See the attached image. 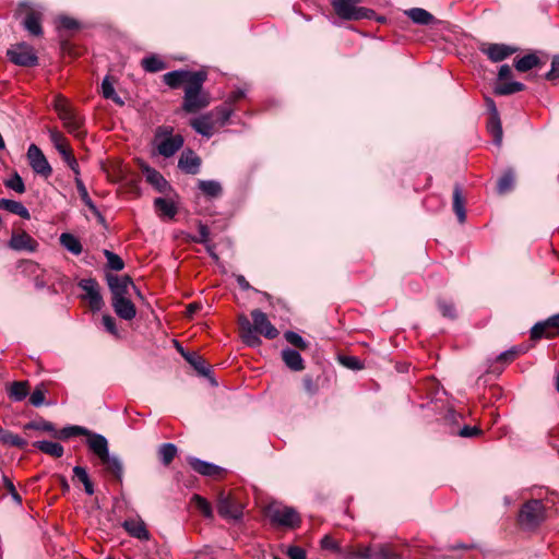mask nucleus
Returning <instances> with one entry per match:
<instances>
[{
  "instance_id": "obj_22",
  "label": "nucleus",
  "mask_w": 559,
  "mask_h": 559,
  "mask_svg": "<svg viewBox=\"0 0 559 559\" xmlns=\"http://www.w3.org/2000/svg\"><path fill=\"white\" fill-rule=\"evenodd\" d=\"M122 526L132 537L141 540L150 539V533L146 530L145 523L140 519H128L123 522Z\"/></svg>"
},
{
  "instance_id": "obj_9",
  "label": "nucleus",
  "mask_w": 559,
  "mask_h": 559,
  "mask_svg": "<svg viewBox=\"0 0 559 559\" xmlns=\"http://www.w3.org/2000/svg\"><path fill=\"white\" fill-rule=\"evenodd\" d=\"M49 138L52 142L55 148L62 156L63 160L67 165L72 169L74 175H80L79 163L75 159L72 150L69 146L68 140L66 136L58 130H49Z\"/></svg>"
},
{
  "instance_id": "obj_49",
  "label": "nucleus",
  "mask_w": 559,
  "mask_h": 559,
  "mask_svg": "<svg viewBox=\"0 0 559 559\" xmlns=\"http://www.w3.org/2000/svg\"><path fill=\"white\" fill-rule=\"evenodd\" d=\"M191 500L194 503L195 508L203 514L204 518H213V509L205 498L201 497L200 495H193Z\"/></svg>"
},
{
  "instance_id": "obj_55",
  "label": "nucleus",
  "mask_w": 559,
  "mask_h": 559,
  "mask_svg": "<svg viewBox=\"0 0 559 559\" xmlns=\"http://www.w3.org/2000/svg\"><path fill=\"white\" fill-rule=\"evenodd\" d=\"M524 353V349L520 346H514L506 352H502L498 357L497 361L502 364H509L513 361L520 354Z\"/></svg>"
},
{
  "instance_id": "obj_35",
  "label": "nucleus",
  "mask_w": 559,
  "mask_h": 559,
  "mask_svg": "<svg viewBox=\"0 0 559 559\" xmlns=\"http://www.w3.org/2000/svg\"><path fill=\"white\" fill-rule=\"evenodd\" d=\"M406 14L414 23L419 25H429L435 21L433 15L421 8H413Z\"/></svg>"
},
{
  "instance_id": "obj_17",
  "label": "nucleus",
  "mask_w": 559,
  "mask_h": 559,
  "mask_svg": "<svg viewBox=\"0 0 559 559\" xmlns=\"http://www.w3.org/2000/svg\"><path fill=\"white\" fill-rule=\"evenodd\" d=\"M107 283L112 295L111 298L127 297L128 288L130 285H132L135 288V286L132 283V280L129 276H118L114 274H108Z\"/></svg>"
},
{
  "instance_id": "obj_13",
  "label": "nucleus",
  "mask_w": 559,
  "mask_h": 559,
  "mask_svg": "<svg viewBox=\"0 0 559 559\" xmlns=\"http://www.w3.org/2000/svg\"><path fill=\"white\" fill-rule=\"evenodd\" d=\"M479 50L492 62H500L516 52L518 48L506 44H483Z\"/></svg>"
},
{
  "instance_id": "obj_18",
  "label": "nucleus",
  "mask_w": 559,
  "mask_h": 559,
  "mask_svg": "<svg viewBox=\"0 0 559 559\" xmlns=\"http://www.w3.org/2000/svg\"><path fill=\"white\" fill-rule=\"evenodd\" d=\"M11 249L16 251L34 252L38 247V242L27 233H13L9 241Z\"/></svg>"
},
{
  "instance_id": "obj_37",
  "label": "nucleus",
  "mask_w": 559,
  "mask_h": 559,
  "mask_svg": "<svg viewBox=\"0 0 559 559\" xmlns=\"http://www.w3.org/2000/svg\"><path fill=\"white\" fill-rule=\"evenodd\" d=\"M214 117V121L216 127H224L229 121L234 109L231 106L224 104L222 106L215 107L213 110H211Z\"/></svg>"
},
{
  "instance_id": "obj_60",
  "label": "nucleus",
  "mask_w": 559,
  "mask_h": 559,
  "mask_svg": "<svg viewBox=\"0 0 559 559\" xmlns=\"http://www.w3.org/2000/svg\"><path fill=\"white\" fill-rule=\"evenodd\" d=\"M80 26L79 22L74 20L73 17L67 16V15H60L58 17V27L64 28V29H78Z\"/></svg>"
},
{
  "instance_id": "obj_63",
  "label": "nucleus",
  "mask_w": 559,
  "mask_h": 559,
  "mask_svg": "<svg viewBox=\"0 0 559 559\" xmlns=\"http://www.w3.org/2000/svg\"><path fill=\"white\" fill-rule=\"evenodd\" d=\"M286 555L290 559H307L306 550L299 546H289L286 550Z\"/></svg>"
},
{
  "instance_id": "obj_34",
  "label": "nucleus",
  "mask_w": 559,
  "mask_h": 559,
  "mask_svg": "<svg viewBox=\"0 0 559 559\" xmlns=\"http://www.w3.org/2000/svg\"><path fill=\"white\" fill-rule=\"evenodd\" d=\"M34 447L40 450L41 452L51 455L53 457H61L64 453L63 447L58 442L52 441H36Z\"/></svg>"
},
{
  "instance_id": "obj_44",
  "label": "nucleus",
  "mask_w": 559,
  "mask_h": 559,
  "mask_svg": "<svg viewBox=\"0 0 559 559\" xmlns=\"http://www.w3.org/2000/svg\"><path fill=\"white\" fill-rule=\"evenodd\" d=\"M372 559H400V555L389 545L379 544L372 547Z\"/></svg>"
},
{
  "instance_id": "obj_12",
  "label": "nucleus",
  "mask_w": 559,
  "mask_h": 559,
  "mask_svg": "<svg viewBox=\"0 0 559 559\" xmlns=\"http://www.w3.org/2000/svg\"><path fill=\"white\" fill-rule=\"evenodd\" d=\"M79 287L85 292L84 298L87 299L92 311H99L104 307V300L99 292V285L95 278H83L79 282Z\"/></svg>"
},
{
  "instance_id": "obj_20",
  "label": "nucleus",
  "mask_w": 559,
  "mask_h": 559,
  "mask_svg": "<svg viewBox=\"0 0 559 559\" xmlns=\"http://www.w3.org/2000/svg\"><path fill=\"white\" fill-rule=\"evenodd\" d=\"M201 158L191 150L182 152L178 167L186 174L195 175L199 173Z\"/></svg>"
},
{
  "instance_id": "obj_40",
  "label": "nucleus",
  "mask_w": 559,
  "mask_h": 559,
  "mask_svg": "<svg viewBox=\"0 0 559 559\" xmlns=\"http://www.w3.org/2000/svg\"><path fill=\"white\" fill-rule=\"evenodd\" d=\"M487 129L488 132L492 135L493 143L497 146H500L502 143L503 132L499 115L490 116L489 121L487 123Z\"/></svg>"
},
{
  "instance_id": "obj_15",
  "label": "nucleus",
  "mask_w": 559,
  "mask_h": 559,
  "mask_svg": "<svg viewBox=\"0 0 559 559\" xmlns=\"http://www.w3.org/2000/svg\"><path fill=\"white\" fill-rule=\"evenodd\" d=\"M550 329L559 330V313L549 317L545 321L537 322L531 329V338L534 341L540 340L542 337H551L554 334Z\"/></svg>"
},
{
  "instance_id": "obj_46",
  "label": "nucleus",
  "mask_w": 559,
  "mask_h": 559,
  "mask_svg": "<svg viewBox=\"0 0 559 559\" xmlns=\"http://www.w3.org/2000/svg\"><path fill=\"white\" fill-rule=\"evenodd\" d=\"M102 94L104 98L111 99L116 104L122 106L123 100L117 95L112 83L109 81L108 76H106L102 82Z\"/></svg>"
},
{
  "instance_id": "obj_24",
  "label": "nucleus",
  "mask_w": 559,
  "mask_h": 559,
  "mask_svg": "<svg viewBox=\"0 0 559 559\" xmlns=\"http://www.w3.org/2000/svg\"><path fill=\"white\" fill-rule=\"evenodd\" d=\"M100 462L107 473L111 474L116 479L121 480L123 475V465L117 455H110L107 453L103 459H100Z\"/></svg>"
},
{
  "instance_id": "obj_36",
  "label": "nucleus",
  "mask_w": 559,
  "mask_h": 559,
  "mask_svg": "<svg viewBox=\"0 0 559 559\" xmlns=\"http://www.w3.org/2000/svg\"><path fill=\"white\" fill-rule=\"evenodd\" d=\"M60 243L72 254L79 255L83 251L80 240L72 234L63 233L60 236Z\"/></svg>"
},
{
  "instance_id": "obj_2",
  "label": "nucleus",
  "mask_w": 559,
  "mask_h": 559,
  "mask_svg": "<svg viewBox=\"0 0 559 559\" xmlns=\"http://www.w3.org/2000/svg\"><path fill=\"white\" fill-rule=\"evenodd\" d=\"M205 81L206 73L202 72L198 78H194L189 85L185 86L182 109L186 112L194 114L210 105V96L202 90Z\"/></svg>"
},
{
  "instance_id": "obj_4",
  "label": "nucleus",
  "mask_w": 559,
  "mask_h": 559,
  "mask_svg": "<svg viewBox=\"0 0 559 559\" xmlns=\"http://www.w3.org/2000/svg\"><path fill=\"white\" fill-rule=\"evenodd\" d=\"M183 136L174 134V128L170 126H159L155 130L154 145L159 155L164 157H171L183 145Z\"/></svg>"
},
{
  "instance_id": "obj_27",
  "label": "nucleus",
  "mask_w": 559,
  "mask_h": 559,
  "mask_svg": "<svg viewBox=\"0 0 559 559\" xmlns=\"http://www.w3.org/2000/svg\"><path fill=\"white\" fill-rule=\"evenodd\" d=\"M180 352L185 359L201 374L207 377L210 374V368L206 365L205 360L194 352H183L180 348Z\"/></svg>"
},
{
  "instance_id": "obj_62",
  "label": "nucleus",
  "mask_w": 559,
  "mask_h": 559,
  "mask_svg": "<svg viewBox=\"0 0 559 559\" xmlns=\"http://www.w3.org/2000/svg\"><path fill=\"white\" fill-rule=\"evenodd\" d=\"M341 361L344 366L352 370H360L362 368L361 361L355 356H344Z\"/></svg>"
},
{
  "instance_id": "obj_8",
  "label": "nucleus",
  "mask_w": 559,
  "mask_h": 559,
  "mask_svg": "<svg viewBox=\"0 0 559 559\" xmlns=\"http://www.w3.org/2000/svg\"><path fill=\"white\" fill-rule=\"evenodd\" d=\"M56 110L67 131L76 138L82 136V117H80L64 100H59L56 104Z\"/></svg>"
},
{
  "instance_id": "obj_19",
  "label": "nucleus",
  "mask_w": 559,
  "mask_h": 559,
  "mask_svg": "<svg viewBox=\"0 0 559 559\" xmlns=\"http://www.w3.org/2000/svg\"><path fill=\"white\" fill-rule=\"evenodd\" d=\"M111 306L116 314L123 320L130 321L136 316L135 306L128 297L111 298Z\"/></svg>"
},
{
  "instance_id": "obj_52",
  "label": "nucleus",
  "mask_w": 559,
  "mask_h": 559,
  "mask_svg": "<svg viewBox=\"0 0 559 559\" xmlns=\"http://www.w3.org/2000/svg\"><path fill=\"white\" fill-rule=\"evenodd\" d=\"M320 545L323 550H328V551L344 556L345 550H343L341 548L340 544L334 538H332L330 535L323 536V538L320 542Z\"/></svg>"
},
{
  "instance_id": "obj_45",
  "label": "nucleus",
  "mask_w": 559,
  "mask_h": 559,
  "mask_svg": "<svg viewBox=\"0 0 559 559\" xmlns=\"http://www.w3.org/2000/svg\"><path fill=\"white\" fill-rule=\"evenodd\" d=\"M74 182H75V187L78 189V192L80 194V198L81 200L83 201V203L94 213H97V207L96 205L94 204V202L92 201V199L90 198L88 195V192H87V189L84 185V182L82 181L80 175H75V178H74Z\"/></svg>"
},
{
  "instance_id": "obj_14",
  "label": "nucleus",
  "mask_w": 559,
  "mask_h": 559,
  "mask_svg": "<svg viewBox=\"0 0 559 559\" xmlns=\"http://www.w3.org/2000/svg\"><path fill=\"white\" fill-rule=\"evenodd\" d=\"M203 71H188V70H175L167 72L163 75V81L170 88H178L182 84L189 85L194 78H198Z\"/></svg>"
},
{
  "instance_id": "obj_59",
  "label": "nucleus",
  "mask_w": 559,
  "mask_h": 559,
  "mask_svg": "<svg viewBox=\"0 0 559 559\" xmlns=\"http://www.w3.org/2000/svg\"><path fill=\"white\" fill-rule=\"evenodd\" d=\"M45 402V389H44V385L40 384V385H37L34 391L32 392L31 396H29V403L35 406V407H39L44 404Z\"/></svg>"
},
{
  "instance_id": "obj_48",
  "label": "nucleus",
  "mask_w": 559,
  "mask_h": 559,
  "mask_svg": "<svg viewBox=\"0 0 559 559\" xmlns=\"http://www.w3.org/2000/svg\"><path fill=\"white\" fill-rule=\"evenodd\" d=\"M159 459L164 465H169L177 454V448L173 443H164L158 450Z\"/></svg>"
},
{
  "instance_id": "obj_32",
  "label": "nucleus",
  "mask_w": 559,
  "mask_h": 559,
  "mask_svg": "<svg viewBox=\"0 0 559 559\" xmlns=\"http://www.w3.org/2000/svg\"><path fill=\"white\" fill-rule=\"evenodd\" d=\"M29 394L27 381H14L8 391L9 397L14 402L23 401Z\"/></svg>"
},
{
  "instance_id": "obj_50",
  "label": "nucleus",
  "mask_w": 559,
  "mask_h": 559,
  "mask_svg": "<svg viewBox=\"0 0 559 559\" xmlns=\"http://www.w3.org/2000/svg\"><path fill=\"white\" fill-rule=\"evenodd\" d=\"M90 433V430L81 427V426H68L62 428L58 433L57 437L60 439H69L75 436H84Z\"/></svg>"
},
{
  "instance_id": "obj_31",
  "label": "nucleus",
  "mask_w": 559,
  "mask_h": 559,
  "mask_svg": "<svg viewBox=\"0 0 559 559\" xmlns=\"http://www.w3.org/2000/svg\"><path fill=\"white\" fill-rule=\"evenodd\" d=\"M198 188L210 199H216L223 193L222 185L216 180H199Z\"/></svg>"
},
{
  "instance_id": "obj_33",
  "label": "nucleus",
  "mask_w": 559,
  "mask_h": 559,
  "mask_svg": "<svg viewBox=\"0 0 559 559\" xmlns=\"http://www.w3.org/2000/svg\"><path fill=\"white\" fill-rule=\"evenodd\" d=\"M0 442L4 445L15 447L19 449H25L27 447V441L7 429L0 427Z\"/></svg>"
},
{
  "instance_id": "obj_53",
  "label": "nucleus",
  "mask_w": 559,
  "mask_h": 559,
  "mask_svg": "<svg viewBox=\"0 0 559 559\" xmlns=\"http://www.w3.org/2000/svg\"><path fill=\"white\" fill-rule=\"evenodd\" d=\"M4 186L20 194L25 192L24 181L17 173H14L13 176H11L9 179H7L4 181Z\"/></svg>"
},
{
  "instance_id": "obj_11",
  "label": "nucleus",
  "mask_w": 559,
  "mask_h": 559,
  "mask_svg": "<svg viewBox=\"0 0 559 559\" xmlns=\"http://www.w3.org/2000/svg\"><path fill=\"white\" fill-rule=\"evenodd\" d=\"M27 158L29 166L36 174L45 178H48L52 174L51 166L49 165L43 151L36 144L29 145L27 150Z\"/></svg>"
},
{
  "instance_id": "obj_51",
  "label": "nucleus",
  "mask_w": 559,
  "mask_h": 559,
  "mask_svg": "<svg viewBox=\"0 0 559 559\" xmlns=\"http://www.w3.org/2000/svg\"><path fill=\"white\" fill-rule=\"evenodd\" d=\"M514 183V175L512 170H507L498 180L497 189L499 193H506L510 191Z\"/></svg>"
},
{
  "instance_id": "obj_54",
  "label": "nucleus",
  "mask_w": 559,
  "mask_h": 559,
  "mask_svg": "<svg viewBox=\"0 0 559 559\" xmlns=\"http://www.w3.org/2000/svg\"><path fill=\"white\" fill-rule=\"evenodd\" d=\"M438 308L441 312V314L444 318L448 319H455L456 318V310L454 307V304L451 301H447L445 299H438L437 301Z\"/></svg>"
},
{
  "instance_id": "obj_26",
  "label": "nucleus",
  "mask_w": 559,
  "mask_h": 559,
  "mask_svg": "<svg viewBox=\"0 0 559 559\" xmlns=\"http://www.w3.org/2000/svg\"><path fill=\"white\" fill-rule=\"evenodd\" d=\"M453 211L459 222L464 223L466 219L465 200L459 183H456L453 189Z\"/></svg>"
},
{
  "instance_id": "obj_61",
  "label": "nucleus",
  "mask_w": 559,
  "mask_h": 559,
  "mask_svg": "<svg viewBox=\"0 0 559 559\" xmlns=\"http://www.w3.org/2000/svg\"><path fill=\"white\" fill-rule=\"evenodd\" d=\"M199 236L192 238V241L198 243H206L210 239V229L206 225L199 223Z\"/></svg>"
},
{
  "instance_id": "obj_58",
  "label": "nucleus",
  "mask_w": 559,
  "mask_h": 559,
  "mask_svg": "<svg viewBox=\"0 0 559 559\" xmlns=\"http://www.w3.org/2000/svg\"><path fill=\"white\" fill-rule=\"evenodd\" d=\"M285 340L292 344L293 346L299 348V349H306L307 348V342L296 332L287 331L285 334Z\"/></svg>"
},
{
  "instance_id": "obj_42",
  "label": "nucleus",
  "mask_w": 559,
  "mask_h": 559,
  "mask_svg": "<svg viewBox=\"0 0 559 559\" xmlns=\"http://www.w3.org/2000/svg\"><path fill=\"white\" fill-rule=\"evenodd\" d=\"M525 88V85L518 81L503 82L495 86V94L497 95H511L521 92Z\"/></svg>"
},
{
  "instance_id": "obj_57",
  "label": "nucleus",
  "mask_w": 559,
  "mask_h": 559,
  "mask_svg": "<svg viewBox=\"0 0 559 559\" xmlns=\"http://www.w3.org/2000/svg\"><path fill=\"white\" fill-rule=\"evenodd\" d=\"M24 429H34L41 430L46 432H55V426L50 421L39 420V421H29L24 425Z\"/></svg>"
},
{
  "instance_id": "obj_6",
  "label": "nucleus",
  "mask_w": 559,
  "mask_h": 559,
  "mask_svg": "<svg viewBox=\"0 0 559 559\" xmlns=\"http://www.w3.org/2000/svg\"><path fill=\"white\" fill-rule=\"evenodd\" d=\"M332 7L337 16L345 21L372 20L376 17L373 10L353 4L350 0H333Z\"/></svg>"
},
{
  "instance_id": "obj_21",
  "label": "nucleus",
  "mask_w": 559,
  "mask_h": 559,
  "mask_svg": "<svg viewBox=\"0 0 559 559\" xmlns=\"http://www.w3.org/2000/svg\"><path fill=\"white\" fill-rule=\"evenodd\" d=\"M189 464L193 468V471L203 476L219 477L224 472V469L221 466L202 461L197 457H190Z\"/></svg>"
},
{
  "instance_id": "obj_7",
  "label": "nucleus",
  "mask_w": 559,
  "mask_h": 559,
  "mask_svg": "<svg viewBox=\"0 0 559 559\" xmlns=\"http://www.w3.org/2000/svg\"><path fill=\"white\" fill-rule=\"evenodd\" d=\"M243 506L233 495L221 491L217 496V512L228 521H239L243 514Z\"/></svg>"
},
{
  "instance_id": "obj_29",
  "label": "nucleus",
  "mask_w": 559,
  "mask_h": 559,
  "mask_svg": "<svg viewBox=\"0 0 559 559\" xmlns=\"http://www.w3.org/2000/svg\"><path fill=\"white\" fill-rule=\"evenodd\" d=\"M23 25L32 35L39 36L43 34L40 13L32 9L26 13Z\"/></svg>"
},
{
  "instance_id": "obj_5",
  "label": "nucleus",
  "mask_w": 559,
  "mask_h": 559,
  "mask_svg": "<svg viewBox=\"0 0 559 559\" xmlns=\"http://www.w3.org/2000/svg\"><path fill=\"white\" fill-rule=\"evenodd\" d=\"M265 515L272 524L285 527H296L300 523V518L295 509L272 502L265 508Z\"/></svg>"
},
{
  "instance_id": "obj_39",
  "label": "nucleus",
  "mask_w": 559,
  "mask_h": 559,
  "mask_svg": "<svg viewBox=\"0 0 559 559\" xmlns=\"http://www.w3.org/2000/svg\"><path fill=\"white\" fill-rule=\"evenodd\" d=\"M540 63V59L535 53H528L514 60V67L519 72H526Z\"/></svg>"
},
{
  "instance_id": "obj_56",
  "label": "nucleus",
  "mask_w": 559,
  "mask_h": 559,
  "mask_svg": "<svg viewBox=\"0 0 559 559\" xmlns=\"http://www.w3.org/2000/svg\"><path fill=\"white\" fill-rule=\"evenodd\" d=\"M105 257L107 258L108 267L114 271H121L124 267L123 260L116 253L105 250Z\"/></svg>"
},
{
  "instance_id": "obj_25",
  "label": "nucleus",
  "mask_w": 559,
  "mask_h": 559,
  "mask_svg": "<svg viewBox=\"0 0 559 559\" xmlns=\"http://www.w3.org/2000/svg\"><path fill=\"white\" fill-rule=\"evenodd\" d=\"M282 358H283L285 365L294 371H300L305 368L301 355L295 349H292V348L283 349Z\"/></svg>"
},
{
  "instance_id": "obj_23",
  "label": "nucleus",
  "mask_w": 559,
  "mask_h": 559,
  "mask_svg": "<svg viewBox=\"0 0 559 559\" xmlns=\"http://www.w3.org/2000/svg\"><path fill=\"white\" fill-rule=\"evenodd\" d=\"M87 438V445L90 450L98 456V459H103L108 451V442L107 439L98 433L91 432L86 435Z\"/></svg>"
},
{
  "instance_id": "obj_41",
  "label": "nucleus",
  "mask_w": 559,
  "mask_h": 559,
  "mask_svg": "<svg viewBox=\"0 0 559 559\" xmlns=\"http://www.w3.org/2000/svg\"><path fill=\"white\" fill-rule=\"evenodd\" d=\"M141 64L143 69L150 73H156L167 68V63L154 55L142 59Z\"/></svg>"
},
{
  "instance_id": "obj_16",
  "label": "nucleus",
  "mask_w": 559,
  "mask_h": 559,
  "mask_svg": "<svg viewBox=\"0 0 559 559\" xmlns=\"http://www.w3.org/2000/svg\"><path fill=\"white\" fill-rule=\"evenodd\" d=\"M190 126L197 133L207 139L213 136L216 128L214 117L211 111L192 119L190 121Z\"/></svg>"
},
{
  "instance_id": "obj_1",
  "label": "nucleus",
  "mask_w": 559,
  "mask_h": 559,
  "mask_svg": "<svg viewBox=\"0 0 559 559\" xmlns=\"http://www.w3.org/2000/svg\"><path fill=\"white\" fill-rule=\"evenodd\" d=\"M252 322L245 314L238 317L239 332L242 342L249 347L261 345L260 335L269 340L277 337L278 330L271 323L267 316L260 309L251 311Z\"/></svg>"
},
{
  "instance_id": "obj_43",
  "label": "nucleus",
  "mask_w": 559,
  "mask_h": 559,
  "mask_svg": "<svg viewBox=\"0 0 559 559\" xmlns=\"http://www.w3.org/2000/svg\"><path fill=\"white\" fill-rule=\"evenodd\" d=\"M73 474L74 478H76L80 483L83 484L84 490L88 496L94 495V485L87 474V471L85 467L82 466H74L73 467Z\"/></svg>"
},
{
  "instance_id": "obj_28",
  "label": "nucleus",
  "mask_w": 559,
  "mask_h": 559,
  "mask_svg": "<svg viewBox=\"0 0 559 559\" xmlns=\"http://www.w3.org/2000/svg\"><path fill=\"white\" fill-rule=\"evenodd\" d=\"M0 210L16 214L24 219L31 218L29 211L19 201L0 199Z\"/></svg>"
},
{
  "instance_id": "obj_47",
  "label": "nucleus",
  "mask_w": 559,
  "mask_h": 559,
  "mask_svg": "<svg viewBox=\"0 0 559 559\" xmlns=\"http://www.w3.org/2000/svg\"><path fill=\"white\" fill-rule=\"evenodd\" d=\"M154 204L157 211L169 218H173L177 213L175 204L166 199L157 198L155 199Z\"/></svg>"
},
{
  "instance_id": "obj_64",
  "label": "nucleus",
  "mask_w": 559,
  "mask_h": 559,
  "mask_svg": "<svg viewBox=\"0 0 559 559\" xmlns=\"http://www.w3.org/2000/svg\"><path fill=\"white\" fill-rule=\"evenodd\" d=\"M103 324L105 326V329L112 335L117 336L118 335V329H117V325H116V321L115 319L109 316V314H105L103 316Z\"/></svg>"
},
{
  "instance_id": "obj_10",
  "label": "nucleus",
  "mask_w": 559,
  "mask_h": 559,
  "mask_svg": "<svg viewBox=\"0 0 559 559\" xmlns=\"http://www.w3.org/2000/svg\"><path fill=\"white\" fill-rule=\"evenodd\" d=\"M7 56L11 62L21 67H35L38 63L34 48L24 43L9 49Z\"/></svg>"
},
{
  "instance_id": "obj_38",
  "label": "nucleus",
  "mask_w": 559,
  "mask_h": 559,
  "mask_svg": "<svg viewBox=\"0 0 559 559\" xmlns=\"http://www.w3.org/2000/svg\"><path fill=\"white\" fill-rule=\"evenodd\" d=\"M344 557L346 559H372V546L348 547L344 551Z\"/></svg>"
},
{
  "instance_id": "obj_3",
  "label": "nucleus",
  "mask_w": 559,
  "mask_h": 559,
  "mask_svg": "<svg viewBox=\"0 0 559 559\" xmlns=\"http://www.w3.org/2000/svg\"><path fill=\"white\" fill-rule=\"evenodd\" d=\"M547 519V508L539 499H531L522 504L518 522L525 531H533L539 527Z\"/></svg>"
},
{
  "instance_id": "obj_30",
  "label": "nucleus",
  "mask_w": 559,
  "mask_h": 559,
  "mask_svg": "<svg viewBox=\"0 0 559 559\" xmlns=\"http://www.w3.org/2000/svg\"><path fill=\"white\" fill-rule=\"evenodd\" d=\"M144 171L147 182L154 186L158 192H166V190L169 188V185L159 171L151 167H146Z\"/></svg>"
}]
</instances>
